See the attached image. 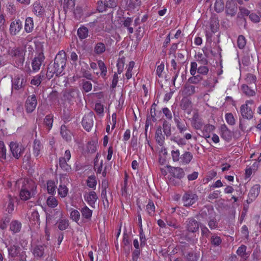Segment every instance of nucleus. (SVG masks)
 Wrapping results in <instances>:
<instances>
[{
    "label": "nucleus",
    "mask_w": 261,
    "mask_h": 261,
    "mask_svg": "<svg viewBox=\"0 0 261 261\" xmlns=\"http://www.w3.org/2000/svg\"><path fill=\"white\" fill-rule=\"evenodd\" d=\"M67 61L66 54L63 50L60 51L56 56L53 64L50 63L46 73V78L49 80L54 75L58 76L62 75Z\"/></svg>",
    "instance_id": "nucleus-1"
},
{
    "label": "nucleus",
    "mask_w": 261,
    "mask_h": 261,
    "mask_svg": "<svg viewBox=\"0 0 261 261\" xmlns=\"http://www.w3.org/2000/svg\"><path fill=\"white\" fill-rule=\"evenodd\" d=\"M8 54L15 59L17 67L22 66L24 61V50L19 47H9L7 50Z\"/></svg>",
    "instance_id": "nucleus-2"
},
{
    "label": "nucleus",
    "mask_w": 261,
    "mask_h": 261,
    "mask_svg": "<svg viewBox=\"0 0 261 261\" xmlns=\"http://www.w3.org/2000/svg\"><path fill=\"white\" fill-rule=\"evenodd\" d=\"M8 255L12 258L17 257L20 261H27V255L24 250L18 245L14 244L8 247Z\"/></svg>",
    "instance_id": "nucleus-3"
},
{
    "label": "nucleus",
    "mask_w": 261,
    "mask_h": 261,
    "mask_svg": "<svg viewBox=\"0 0 261 261\" xmlns=\"http://www.w3.org/2000/svg\"><path fill=\"white\" fill-rule=\"evenodd\" d=\"M96 10L99 13L106 12L108 9H114L117 6L116 0L98 1L96 4Z\"/></svg>",
    "instance_id": "nucleus-4"
},
{
    "label": "nucleus",
    "mask_w": 261,
    "mask_h": 261,
    "mask_svg": "<svg viewBox=\"0 0 261 261\" xmlns=\"http://www.w3.org/2000/svg\"><path fill=\"white\" fill-rule=\"evenodd\" d=\"M80 92L77 88H70L65 91L63 94L64 100L73 104L80 98Z\"/></svg>",
    "instance_id": "nucleus-5"
},
{
    "label": "nucleus",
    "mask_w": 261,
    "mask_h": 261,
    "mask_svg": "<svg viewBox=\"0 0 261 261\" xmlns=\"http://www.w3.org/2000/svg\"><path fill=\"white\" fill-rule=\"evenodd\" d=\"M16 200V197L10 195H7L3 200V208L8 213H12L14 210V203Z\"/></svg>",
    "instance_id": "nucleus-6"
},
{
    "label": "nucleus",
    "mask_w": 261,
    "mask_h": 261,
    "mask_svg": "<svg viewBox=\"0 0 261 261\" xmlns=\"http://www.w3.org/2000/svg\"><path fill=\"white\" fill-rule=\"evenodd\" d=\"M9 147L13 156L16 159H19L25 150L23 146L16 142H10Z\"/></svg>",
    "instance_id": "nucleus-7"
},
{
    "label": "nucleus",
    "mask_w": 261,
    "mask_h": 261,
    "mask_svg": "<svg viewBox=\"0 0 261 261\" xmlns=\"http://www.w3.org/2000/svg\"><path fill=\"white\" fill-rule=\"evenodd\" d=\"M198 196L191 191L184 193L182 197L184 205L186 207L190 206L198 200Z\"/></svg>",
    "instance_id": "nucleus-8"
},
{
    "label": "nucleus",
    "mask_w": 261,
    "mask_h": 261,
    "mask_svg": "<svg viewBox=\"0 0 261 261\" xmlns=\"http://www.w3.org/2000/svg\"><path fill=\"white\" fill-rule=\"evenodd\" d=\"M200 225V223L192 217L187 219L185 222L186 230L189 233H194L198 231Z\"/></svg>",
    "instance_id": "nucleus-9"
},
{
    "label": "nucleus",
    "mask_w": 261,
    "mask_h": 261,
    "mask_svg": "<svg viewBox=\"0 0 261 261\" xmlns=\"http://www.w3.org/2000/svg\"><path fill=\"white\" fill-rule=\"evenodd\" d=\"M26 83L27 79L23 74H17L12 80V90H19L24 87Z\"/></svg>",
    "instance_id": "nucleus-10"
},
{
    "label": "nucleus",
    "mask_w": 261,
    "mask_h": 261,
    "mask_svg": "<svg viewBox=\"0 0 261 261\" xmlns=\"http://www.w3.org/2000/svg\"><path fill=\"white\" fill-rule=\"evenodd\" d=\"M60 185L58 188V194L62 198L67 196L68 193V188L66 186V184L68 182L67 175L61 174L60 176Z\"/></svg>",
    "instance_id": "nucleus-11"
},
{
    "label": "nucleus",
    "mask_w": 261,
    "mask_h": 261,
    "mask_svg": "<svg viewBox=\"0 0 261 261\" xmlns=\"http://www.w3.org/2000/svg\"><path fill=\"white\" fill-rule=\"evenodd\" d=\"M71 158L70 151L66 150L65 152L64 157H60L59 159V165L60 167L65 171L70 172L71 170V166L68 164L67 162Z\"/></svg>",
    "instance_id": "nucleus-12"
},
{
    "label": "nucleus",
    "mask_w": 261,
    "mask_h": 261,
    "mask_svg": "<svg viewBox=\"0 0 261 261\" xmlns=\"http://www.w3.org/2000/svg\"><path fill=\"white\" fill-rule=\"evenodd\" d=\"M45 57L43 52L39 53L32 60L31 65L32 71L34 72L38 71L42 64L44 63Z\"/></svg>",
    "instance_id": "nucleus-13"
},
{
    "label": "nucleus",
    "mask_w": 261,
    "mask_h": 261,
    "mask_svg": "<svg viewBox=\"0 0 261 261\" xmlns=\"http://www.w3.org/2000/svg\"><path fill=\"white\" fill-rule=\"evenodd\" d=\"M94 115L92 112L85 115L82 120V125L87 131H89L93 125Z\"/></svg>",
    "instance_id": "nucleus-14"
},
{
    "label": "nucleus",
    "mask_w": 261,
    "mask_h": 261,
    "mask_svg": "<svg viewBox=\"0 0 261 261\" xmlns=\"http://www.w3.org/2000/svg\"><path fill=\"white\" fill-rule=\"evenodd\" d=\"M37 104V100L35 95L33 94L28 97L25 108L27 113H31L35 109Z\"/></svg>",
    "instance_id": "nucleus-15"
},
{
    "label": "nucleus",
    "mask_w": 261,
    "mask_h": 261,
    "mask_svg": "<svg viewBox=\"0 0 261 261\" xmlns=\"http://www.w3.org/2000/svg\"><path fill=\"white\" fill-rule=\"evenodd\" d=\"M22 27L23 23L19 19H16L11 22L9 29L11 35L15 36L17 35L22 30Z\"/></svg>",
    "instance_id": "nucleus-16"
},
{
    "label": "nucleus",
    "mask_w": 261,
    "mask_h": 261,
    "mask_svg": "<svg viewBox=\"0 0 261 261\" xmlns=\"http://www.w3.org/2000/svg\"><path fill=\"white\" fill-rule=\"evenodd\" d=\"M32 11L37 16L42 17L45 11L43 3L40 0H36L33 4Z\"/></svg>",
    "instance_id": "nucleus-17"
},
{
    "label": "nucleus",
    "mask_w": 261,
    "mask_h": 261,
    "mask_svg": "<svg viewBox=\"0 0 261 261\" xmlns=\"http://www.w3.org/2000/svg\"><path fill=\"white\" fill-rule=\"evenodd\" d=\"M237 11V6L232 0H229L226 2L225 12L227 15L233 17L236 14Z\"/></svg>",
    "instance_id": "nucleus-18"
},
{
    "label": "nucleus",
    "mask_w": 261,
    "mask_h": 261,
    "mask_svg": "<svg viewBox=\"0 0 261 261\" xmlns=\"http://www.w3.org/2000/svg\"><path fill=\"white\" fill-rule=\"evenodd\" d=\"M240 112L242 117L244 119L250 120L253 117V112L251 107L247 105H242L240 108Z\"/></svg>",
    "instance_id": "nucleus-19"
},
{
    "label": "nucleus",
    "mask_w": 261,
    "mask_h": 261,
    "mask_svg": "<svg viewBox=\"0 0 261 261\" xmlns=\"http://www.w3.org/2000/svg\"><path fill=\"white\" fill-rule=\"evenodd\" d=\"M36 192L34 187H33L31 189L22 188L20 192V197L21 200L25 201L34 196Z\"/></svg>",
    "instance_id": "nucleus-20"
},
{
    "label": "nucleus",
    "mask_w": 261,
    "mask_h": 261,
    "mask_svg": "<svg viewBox=\"0 0 261 261\" xmlns=\"http://www.w3.org/2000/svg\"><path fill=\"white\" fill-rule=\"evenodd\" d=\"M167 168L169 169V173H171L174 177L181 179L185 175V172L183 169L180 167H173L171 166L167 165Z\"/></svg>",
    "instance_id": "nucleus-21"
},
{
    "label": "nucleus",
    "mask_w": 261,
    "mask_h": 261,
    "mask_svg": "<svg viewBox=\"0 0 261 261\" xmlns=\"http://www.w3.org/2000/svg\"><path fill=\"white\" fill-rule=\"evenodd\" d=\"M84 198L87 203L92 207H94L95 202L98 197L94 191H91L84 195Z\"/></svg>",
    "instance_id": "nucleus-22"
},
{
    "label": "nucleus",
    "mask_w": 261,
    "mask_h": 261,
    "mask_svg": "<svg viewBox=\"0 0 261 261\" xmlns=\"http://www.w3.org/2000/svg\"><path fill=\"white\" fill-rule=\"evenodd\" d=\"M221 137L227 142H229L232 138V133L228 129L225 124L221 126Z\"/></svg>",
    "instance_id": "nucleus-23"
},
{
    "label": "nucleus",
    "mask_w": 261,
    "mask_h": 261,
    "mask_svg": "<svg viewBox=\"0 0 261 261\" xmlns=\"http://www.w3.org/2000/svg\"><path fill=\"white\" fill-rule=\"evenodd\" d=\"M174 120L180 133H183L187 130V124L186 123L181 122L178 115L174 114Z\"/></svg>",
    "instance_id": "nucleus-24"
},
{
    "label": "nucleus",
    "mask_w": 261,
    "mask_h": 261,
    "mask_svg": "<svg viewBox=\"0 0 261 261\" xmlns=\"http://www.w3.org/2000/svg\"><path fill=\"white\" fill-rule=\"evenodd\" d=\"M155 138L156 142L160 146L163 145L165 142V137L162 133V128L161 126H159L156 130Z\"/></svg>",
    "instance_id": "nucleus-25"
},
{
    "label": "nucleus",
    "mask_w": 261,
    "mask_h": 261,
    "mask_svg": "<svg viewBox=\"0 0 261 261\" xmlns=\"http://www.w3.org/2000/svg\"><path fill=\"white\" fill-rule=\"evenodd\" d=\"M11 157L6 155V148L3 141H0V161H10Z\"/></svg>",
    "instance_id": "nucleus-26"
},
{
    "label": "nucleus",
    "mask_w": 261,
    "mask_h": 261,
    "mask_svg": "<svg viewBox=\"0 0 261 261\" xmlns=\"http://www.w3.org/2000/svg\"><path fill=\"white\" fill-rule=\"evenodd\" d=\"M45 75H46V73L42 71L38 75L33 77L31 80V84L38 86L41 82L46 77V76H45Z\"/></svg>",
    "instance_id": "nucleus-27"
},
{
    "label": "nucleus",
    "mask_w": 261,
    "mask_h": 261,
    "mask_svg": "<svg viewBox=\"0 0 261 261\" xmlns=\"http://www.w3.org/2000/svg\"><path fill=\"white\" fill-rule=\"evenodd\" d=\"M180 106L182 110L187 111L188 114H190L192 110V103L189 99H182L181 101Z\"/></svg>",
    "instance_id": "nucleus-28"
},
{
    "label": "nucleus",
    "mask_w": 261,
    "mask_h": 261,
    "mask_svg": "<svg viewBox=\"0 0 261 261\" xmlns=\"http://www.w3.org/2000/svg\"><path fill=\"white\" fill-rule=\"evenodd\" d=\"M34 29V22L32 17H29L25 19L24 30L27 33H31Z\"/></svg>",
    "instance_id": "nucleus-29"
},
{
    "label": "nucleus",
    "mask_w": 261,
    "mask_h": 261,
    "mask_svg": "<svg viewBox=\"0 0 261 261\" xmlns=\"http://www.w3.org/2000/svg\"><path fill=\"white\" fill-rule=\"evenodd\" d=\"M77 33L79 38L83 40L88 36L89 31L87 27L82 26L78 29Z\"/></svg>",
    "instance_id": "nucleus-30"
},
{
    "label": "nucleus",
    "mask_w": 261,
    "mask_h": 261,
    "mask_svg": "<svg viewBox=\"0 0 261 261\" xmlns=\"http://www.w3.org/2000/svg\"><path fill=\"white\" fill-rule=\"evenodd\" d=\"M260 188V187L259 185H255L251 188L248 194L249 197L251 198V200L252 199H255L258 195Z\"/></svg>",
    "instance_id": "nucleus-31"
},
{
    "label": "nucleus",
    "mask_w": 261,
    "mask_h": 261,
    "mask_svg": "<svg viewBox=\"0 0 261 261\" xmlns=\"http://www.w3.org/2000/svg\"><path fill=\"white\" fill-rule=\"evenodd\" d=\"M21 228V223L17 220H13L10 223V230L16 233L19 232Z\"/></svg>",
    "instance_id": "nucleus-32"
},
{
    "label": "nucleus",
    "mask_w": 261,
    "mask_h": 261,
    "mask_svg": "<svg viewBox=\"0 0 261 261\" xmlns=\"http://www.w3.org/2000/svg\"><path fill=\"white\" fill-rule=\"evenodd\" d=\"M81 212L83 218L86 219L88 221L91 220L92 215V211L88 206H85L81 209Z\"/></svg>",
    "instance_id": "nucleus-33"
},
{
    "label": "nucleus",
    "mask_w": 261,
    "mask_h": 261,
    "mask_svg": "<svg viewBox=\"0 0 261 261\" xmlns=\"http://www.w3.org/2000/svg\"><path fill=\"white\" fill-rule=\"evenodd\" d=\"M60 133L63 138L66 141L71 140V132L67 128V127L65 125H62L61 126Z\"/></svg>",
    "instance_id": "nucleus-34"
},
{
    "label": "nucleus",
    "mask_w": 261,
    "mask_h": 261,
    "mask_svg": "<svg viewBox=\"0 0 261 261\" xmlns=\"http://www.w3.org/2000/svg\"><path fill=\"white\" fill-rule=\"evenodd\" d=\"M42 148V145L39 140L35 139L33 145V155L37 157L40 154V150Z\"/></svg>",
    "instance_id": "nucleus-35"
},
{
    "label": "nucleus",
    "mask_w": 261,
    "mask_h": 261,
    "mask_svg": "<svg viewBox=\"0 0 261 261\" xmlns=\"http://www.w3.org/2000/svg\"><path fill=\"white\" fill-rule=\"evenodd\" d=\"M222 239L216 233L212 234L210 238L211 244L214 246H219L222 243Z\"/></svg>",
    "instance_id": "nucleus-36"
},
{
    "label": "nucleus",
    "mask_w": 261,
    "mask_h": 261,
    "mask_svg": "<svg viewBox=\"0 0 261 261\" xmlns=\"http://www.w3.org/2000/svg\"><path fill=\"white\" fill-rule=\"evenodd\" d=\"M23 163L25 164L29 168H31L34 166V163L31 159V153L30 151H27L25 155L23 156L22 159Z\"/></svg>",
    "instance_id": "nucleus-37"
},
{
    "label": "nucleus",
    "mask_w": 261,
    "mask_h": 261,
    "mask_svg": "<svg viewBox=\"0 0 261 261\" xmlns=\"http://www.w3.org/2000/svg\"><path fill=\"white\" fill-rule=\"evenodd\" d=\"M44 248L42 245H37L33 249V253L36 257L40 258L44 254Z\"/></svg>",
    "instance_id": "nucleus-38"
},
{
    "label": "nucleus",
    "mask_w": 261,
    "mask_h": 261,
    "mask_svg": "<svg viewBox=\"0 0 261 261\" xmlns=\"http://www.w3.org/2000/svg\"><path fill=\"white\" fill-rule=\"evenodd\" d=\"M163 129L164 135L167 137H169L171 135V124L167 120L163 121Z\"/></svg>",
    "instance_id": "nucleus-39"
},
{
    "label": "nucleus",
    "mask_w": 261,
    "mask_h": 261,
    "mask_svg": "<svg viewBox=\"0 0 261 261\" xmlns=\"http://www.w3.org/2000/svg\"><path fill=\"white\" fill-rule=\"evenodd\" d=\"M241 90L243 93L247 96H253L255 94L254 90L251 89L248 85L243 84L241 86Z\"/></svg>",
    "instance_id": "nucleus-40"
},
{
    "label": "nucleus",
    "mask_w": 261,
    "mask_h": 261,
    "mask_svg": "<svg viewBox=\"0 0 261 261\" xmlns=\"http://www.w3.org/2000/svg\"><path fill=\"white\" fill-rule=\"evenodd\" d=\"M181 161L185 164H189L192 159H193V155L191 152L189 151H186L183 154L181 155Z\"/></svg>",
    "instance_id": "nucleus-41"
},
{
    "label": "nucleus",
    "mask_w": 261,
    "mask_h": 261,
    "mask_svg": "<svg viewBox=\"0 0 261 261\" xmlns=\"http://www.w3.org/2000/svg\"><path fill=\"white\" fill-rule=\"evenodd\" d=\"M246 248L247 247L244 245H242L240 247H239L237 251L238 255L240 256L243 258L247 259L249 255L248 253H247L246 252Z\"/></svg>",
    "instance_id": "nucleus-42"
},
{
    "label": "nucleus",
    "mask_w": 261,
    "mask_h": 261,
    "mask_svg": "<svg viewBox=\"0 0 261 261\" xmlns=\"http://www.w3.org/2000/svg\"><path fill=\"white\" fill-rule=\"evenodd\" d=\"M184 89L185 94L188 96L192 95L196 92L195 86L188 83L185 85Z\"/></svg>",
    "instance_id": "nucleus-43"
},
{
    "label": "nucleus",
    "mask_w": 261,
    "mask_h": 261,
    "mask_svg": "<svg viewBox=\"0 0 261 261\" xmlns=\"http://www.w3.org/2000/svg\"><path fill=\"white\" fill-rule=\"evenodd\" d=\"M224 4L223 0H216L215 3L214 9L217 13H220L224 10Z\"/></svg>",
    "instance_id": "nucleus-44"
},
{
    "label": "nucleus",
    "mask_w": 261,
    "mask_h": 261,
    "mask_svg": "<svg viewBox=\"0 0 261 261\" xmlns=\"http://www.w3.org/2000/svg\"><path fill=\"white\" fill-rule=\"evenodd\" d=\"M106 50V46L102 42H99L96 44L94 47V52L96 54L100 55Z\"/></svg>",
    "instance_id": "nucleus-45"
},
{
    "label": "nucleus",
    "mask_w": 261,
    "mask_h": 261,
    "mask_svg": "<svg viewBox=\"0 0 261 261\" xmlns=\"http://www.w3.org/2000/svg\"><path fill=\"white\" fill-rule=\"evenodd\" d=\"M133 22V19L130 17H127L124 21L123 24L124 27L126 28L130 34H132L134 32V29L130 27L131 24Z\"/></svg>",
    "instance_id": "nucleus-46"
},
{
    "label": "nucleus",
    "mask_w": 261,
    "mask_h": 261,
    "mask_svg": "<svg viewBox=\"0 0 261 261\" xmlns=\"http://www.w3.org/2000/svg\"><path fill=\"white\" fill-rule=\"evenodd\" d=\"M99 68V70L101 71L100 75L103 78H105L107 75V69L103 62L101 60H99L97 62Z\"/></svg>",
    "instance_id": "nucleus-47"
},
{
    "label": "nucleus",
    "mask_w": 261,
    "mask_h": 261,
    "mask_svg": "<svg viewBox=\"0 0 261 261\" xmlns=\"http://www.w3.org/2000/svg\"><path fill=\"white\" fill-rule=\"evenodd\" d=\"M30 221L34 222V224L37 223L39 224L40 223V218L38 212L37 211H34L30 217H29Z\"/></svg>",
    "instance_id": "nucleus-48"
},
{
    "label": "nucleus",
    "mask_w": 261,
    "mask_h": 261,
    "mask_svg": "<svg viewBox=\"0 0 261 261\" xmlns=\"http://www.w3.org/2000/svg\"><path fill=\"white\" fill-rule=\"evenodd\" d=\"M171 66H172L173 69L174 70L173 73H174V77L173 78L172 81L173 83V84H175V82L177 79V77L178 76L179 72V69L177 70L176 71V69L177 68V64L175 61L174 59L172 60L171 61Z\"/></svg>",
    "instance_id": "nucleus-49"
},
{
    "label": "nucleus",
    "mask_w": 261,
    "mask_h": 261,
    "mask_svg": "<svg viewBox=\"0 0 261 261\" xmlns=\"http://www.w3.org/2000/svg\"><path fill=\"white\" fill-rule=\"evenodd\" d=\"M46 203L49 207L53 208L58 205V202L56 198L50 196L47 198Z\"/></svg>",
    "instance_id": "nucleus-50"
},
{
    "label": "nucleus",
    "mask_w": 261,
    "mask_h": 261,
    "mask_svg": "<svg viewBox=\"0 0 261 261\" xmlns=\"http://www.w3.org/2000/svg\"><path fill=\"white\" fill-rule=\"evenodd\" d=\"M97 181L95 176L91 175L88 177L87 180V185L89 188H94L96 187Z\"/></svg>",
    "instance_id": "nucleus-51"
},
{
    "label": "nucleus",
    "mask_w": 261,
    "mask_h": 261,
    "mask_svg": "<svg viewBox=\"0 0 261 261\" xmlns=\"http://www.w3.org/2000/svg\"><path fill=\"white\" fill-rule=\"evenodd\" d=\"M47 190L49 194H53L56 190V186L55 182L52 180H49L47 182Z\"/></svg>",
    "instance_id": "nucleus-52"
},
{
    "label": "nucleus",
    "mask_w": 261,
    "mask_h": 261,
    "mask_svg": "<svg viewBox=\"0 0 261 261\" xmlns=\"http://www.w3.org/2000/svg\"><path fill=\"white\" fill-rule=\"evenodd\" d=\"M82 87L85 92H89L92 89V85L89 81L82 80Z\"/></svg>",
    "instance_id": "nucleus-53"
},
{
    "label": "nucleus",
    "mask_w": 261,
    "mask_h": 261,
    "mask_svg": "<svg viewBox=\"0 0 261 261\" xmlns=\"http://www.w3.org/2000/svg\"><path fill=\"white\" fill-rule=\"evenodd\" d=\"M53 122V116L51 115H48L45 116L44 119V123L45 125L48 127L49 129H50L52 127V124Z\"/></svg>",
    "instance_id": "nucleus-54"
},
{
    "label": "nucleus",
    "mask_w": 261,
    "mask_h": 261,
    "mask_svg": "<svg viewBox=\"0 0 261 261\" xmlns=\"http://www.w3.org/2000/svg\"><path fill=\"white\" fill-rule=\"evenodd\" d=\"M202 77L199 75H192V76L190 77L188 82L190 84H197L199 83L200 81L202 80Z\"/></svg>",
    "instance_id": "nucleus-55"
},
{
    "label": "nucleus",
    "mask_w": 261,
    "mask_h": 261,
    "mask_svg": "<svg viewBox=\"0 0 261 261\" xmlns=\"http://www.w3.org/2000/svg\"><path fill=\"white\" fill-rule=\"evenodd\" d=\"M201 236L203 238H208L211 233L208 229L204 225H200Z\"/></svg>",
    "instance_id": "nucleus-56"
},
{
    "label": "nucleus",
    "mask_w": 261,
    "mask_h": 261,
    "mask_svg": "<svg viewBox=\"0 0 261 261\" xmlns=\"http://www.w3.org/2000/svg\"><path fill=\"white\" fill-rule=\"evenodd\" d=\"M69 226V223H68V221L67 220H61L59 222V224H58V228L60 230H64L65 229H66V228H67V227Z\"/></svg>",
    "instance_id": "nucleus-57"
},
{
    "label": "nucleus",
    "mask_w": 261,
    "mask_h": 261,
    "mask_svg": "<svg viewBox=\"0 0 261 261\" xmlns=\"http://www.w3.org/2000/svg\"><path fill=\"white\" fill-rule=\"evenodd\" d=\"M146 210L149 215H153L155 211V206L152 201H149L146 205Z\"/></svg>",
    "instance_id": "nucleus-58"
},
{
    "label": "nucleus",
    "mask_w": 261,
    "mask_h": 261,
    "mask_svg": "<svg viewBox=\"0 0 261 261\" xmlns=\"http://www.w3.org/2000/svg\"><path fill=\"white\" fill-rule=\"evenodd\" d=\"M135 62L134 61H130L129 63L127 69V71L125 73V76L127 79H129L132 77V71L134 66Z\"/></svg>",
    "instance_id": "nucleus-59"
},
{
    "label": "nucleus",
    "mask_w": 261,
    "mask_h": 261,
    "mask_svg": "<svg viewBox=\"0 0 261 261\" xmlns=\"http://www.w3.org/2000/svg\"><path fill=\"white\" fill-rule=\"evenodd\" d=\"M246 44V39L243 35H240L238 38V46L240 49L244 47Z\"/></svg>",
    "instance_id": "nucleus-60"
},
{
    "label": "nucleus",
    "mask_w": 261,
    "mask_h": 261,
    "mask_svg": "<svg viewBox=\"0 0 261 261\" xmlns=\"http://www.w3.org/2000/svg\"><path fill=\"white\" fill-rule=\"evenodd\" d=\"M139 236L140 240V246L141 247H142L146 244V238L142 228H140L139 229Z\"/></svg>",
    "instance_id": "nucleus-61"
},
{
    "label": "nucleus",
    "mask_w": 261,
    "mask_h": 261,
    "mask_svg": "<svg viewBox=\"0 0 261 261\" xmlns=\"http://www.w3.org/2000/svg\"><path fill=\"white\" fill-rule=\"evenodd\" d=\"M124 61L123 59H119L117 61V72L118 74H121L124 68Z\"/></svg>",
    "instance_id": "nucleus-62"
},
{
    "label": "nucleus",
    "mask_w": 261,
    "mask_h": 261,
    "mask_svg": "<svg viewBox=\"0 0 261 261\" xmlns=\"http://www.w3.org/2000/svg\"><path fill=\"white\" fill-rule=\"evenodd\" d=\"M70 218L76 222H77L80 218V212L75 210H73L70 213Z\"/></svg>",
    "instance_id": "nucleus-63"
},
{
    "label": "nucleus",
    "mask_w": 261,
    "mask_h": 261,
    "mask_svg": "<svg viewBox=\"0 0 261 261\" xmlns=\"http://www.w3.org/2000/svg\"><path fill=\"white\" fill-rule=\"evenodd\" d=\"M185 258L187 261H197L198 259L196 254L193 252L188 253Z\"/></svg>",
    "instance_id": "nucleus-64"
}]
</instances>
